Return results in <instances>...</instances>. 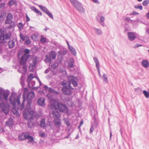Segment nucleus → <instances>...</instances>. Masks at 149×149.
Instances as JSON below:
<instances>
[{
  "mask_svg": "<svg viewBox=\"0 0 149 149\" xmlns=\"http://www.w3.org/2000/svg\"><path fill=\"white\" fill-rule=\"evenodd\" d=\"M134 8L136 9H139L141 10L142 9V6H135Z\"/></svg>",
  "mask_w": 149,
  "mask_h": 149,
  "instance_id": "47",
  "label": "nucleus"
},
{
  "mask_svg": "<svg viewBox=\"0 0 149 149\" xmlns=\"http://www.w3.org/2000/svg\"><path fill=\"white\" fill-rule=\"evenodd\" d=\"M128 39L130 41L134 40L138 37V35L136 32H129L127 33Z\"/></svg>",
  "mask_w": 149,
  "mask_h": 149,
  "instance_id": "10",
  "label": "nucleus"
},
{
  "mask_svg": "<svg viewBox=\"0 0 149 149\" xmlns=\"http://www.w3.org/2000/svg\"><path fill=\"white\" fill-rule=\"evenodd\" d=\"M19 36L20 38L23 41H24L27 38L26 37L24 36L23 34L21 33L20 34Z\"/></svg>",
  "mask_w": 149,
  "mask_h": 149,
  "instance_id": "41",
  "label": "nucleus"
},
{
  "mask_svg": "<svg viewBox=\"0 0 149 149\" xmlns=\"http://www.w3.org/2000/svg\"><path fill=\"white\" fill-rule=\"evenodd\" d=\"M28 58L26 55H23L19 61L20 65L17 70L18 72L19 73L23 74H26L27 67L26 61Z\"/></svg>",
  "mask_w": 149,
  "mask_h": 149,
  "instance_id": "4",
  "label": "nucleus"
},
{
  "mask_svg": "<svg viewBox=\"0 0 149 149\" xmlns=\"http://www.w3.org/2000/svg\"><path fill=\"white\" fill-rule=\"evenodd\" d=\"M38 61V58L36 56L33 57L32 60V63L30 64L29 68L31 70H32L36 66V63Z\"/></svg>",
  "mask_w": 149,
  "mask_h": 149,
  "instance_id": "8",
  "label": "nucleus"
},
{
  "mask_svg": "<svg viewBox=\"0 0 149 149\" xmlns=\"http://www.w3.org/2000/svg\"><path fill=\"white\" fill-rule=\"evenodd\" d=\"M147 18H149V9L148 13L146 15Z\"/></svg>",
  "mask_w": 149,
  "mask_h": 149,
  "instance_id": "62",
  "label": "nucleus"
},
{
  "mask_svg": "<svg viewBox=\"0 0 149 149\" xmlns=\"http://www.w3.org/2000/svg\"><path fill=\"white\" fill-rule=\"evenodd\" d=\"M143 93L146 98H148L149 97V93H148L146 90H143Z\"/></svg>",
  "mask_w": 149,
  "mask_h": 149,
  "instance_id": "36",
  "label": "nucleus"
},
{
  "mask_svg": "<svg viewBox=\"0 0 149 149\" xmlns=\"http://www.w3.org/2000/svg\"><path fill=\"white\" fill-rule=\"evenodd\" d=\"M83 120L81 121V122L80 123V125H79V127H81V125H82V124H83Z\"/></svg>",
  "mask_w": 149,
  "mask_h": 149,
  "instance_id": "59",
  "label": "nucleus"
},
{
  "mask_svg": "<svg viewBox=\"0 0 149 149\" xmlns=\"http://www.w3.org/2000/svg\"><path fill=\"white\" fill-rule=\"evenodd\" d=\"M96 18L100 24L103 26H104L105 24L104 22L105 20V17L100 14H98L96 16Z\"/></svg>",
  "mask_w": 149,
  "mask_h": 149,
  "instance_id": "11",
  "label": "nucleus"
},
{
  "mask_svg": "<svg viewBox=\"0 0 149 149\" xmlns=\"http://www.w3.org/2000/svg\"><path fill=\"white\" fill-rule=\"evenodd\" d=\"M38 104L42 107L45 106V99L42 97L40 98L37 101Z\"/></svg>",
  "mask_w": 149,
  "mask_h": 149,
  "instance_id": "16",
  "label": "nucleus"
},
{
  "mask_svg": "<svg viewBox=\"0 0 149 149\" xmlns=\"http://www.w3.org/2000/svg\"><path fill=\"white\" fill-rule=\"evenodd\" d=\"M38 33L37 32H35L33 35L31 36V38L34 41H37L38 39Z\"/></svg>",
  "mask_w": 149,
  "mask_h": 149,
  "instance_id": "20",
  "label": "nucleus"
},
{
  "mask_svg": "<svg viewBox=\"0 0 149 149\" xmlns=\"http://www.w3.org/2000/svg\"><path fill=\"white\" fill-rule=\"evenodd\" d=\"M68 48L72 55L74 56L76 55V52L74 48L72 47H70Z\"/></svg>",
  "mask_w": 149,
  "mask_h": 149,
  "instance_id": "24",
  "label": "nucleus"
},
{
  "mask_svg": "<svg viewBox=\"0 0 149 149\" xmlns=\"http://www.w3.org/2000/svg\"><path fill=\"white\" fill-rule=\"evenodd\" d=\"M6 125L10 127L12 126L13 125V123L12 119H10L8 121L6 122Z\"/></svg>",
  "mask_w": 149,
  "mask_h": 149,
  "instance_id": "27",
  "label": "nucleus"
},
{
  "mask_svg": "<svg viewBox=\"0 0 149 149\" xmlns=\"http://www.w3.org/2000/svg\"><path fill=\"white\" fill-rule=\"evenodd\" d=\"M34 77L33 76V74H30L28 76L27 78V82H29L32 80L33 79Z\"/></svg>",
  "mask_w": 149,
  "mask_h": 149,
  "instance_id": "33",
  "label": "nucleus"
},
{
  "mask_svg": "<svg viewBox=\"0 0 149 149\" xmlns=\"http://www.w3.org/2000/svg\"><path fill=\"white\" fill-rule=\"evenodd\" d=\"M50 70V69L49 68H48L47 69H46V70L45 71V74L47 73Z\"/></svg>",
  "mask_w": 149,
  "mask_h": 149,
  "instance_id": "58",
  "label": "nucleus"
},
{
  "mask_svg": "<svg viewBox=\"0 0 149 149\" xmlns=\"http://www.w3.org/2000/svg\"><path fill=\"white\" fill-rule=\"evenodd\" d=\"M44 88L45 89V90H47V89H48V86L46 85L44 86Z\"/></svg>",
  "mask_w": 149,
  "mask_h": 149,
  "instance_id": "63",
  "label": "nucleus"
},
{
  "mask_svg": "<svg viewBox=\"0 0 149 149\" xmlns=\"http://www.w3.org/2000/svg\"><path fill=\"white\" fill-rule=\"evenodd\" d=\"M40 126L42 127H45L46 126L45 120V119H42L40 121Z\"/></svg>",
  "mask_w": 149,
  "mask_h": 149,
  "instance_id": "31",
  "label": "nucleus"
},
{
  "mask_svg": "<svg viewBox=\"0 0 149 149\" xmlns=\"http://www.w3.org/2000/svg\"><path fill=\"white\" fill-rule=\"evenodd\" d=\"M94 129L93 128V125H92L91 128L90 129V133H92L93 132L94 130Z\"/></svg>",
  "mask_w": 149,
  "mask_h": 149,
  "instance_id": "52",
  "label": "nucleus"
},
{
  "mask_svg": "<svg viewBox=\"0 0 149 149\" xmlns=\"http://www.w3.org/2000/svg\"><path fill=\"white\" fill-rule=\"evenodd\" d=\"M49 55L53 59H55L56 57V54L55 52L54 51H51L49 53Z\"/></svg>",
  "mask_w": 149,
  "mask_h": 149,
  "instance_id": "23",
  "label": "nucleus"
},
{
  "mask_svg": "<svg viewBox=\"0 0 149 149\" xmlns=\"http://www.w3.org/2000/svg\"><path fill=\"white\" fill-rule=\"evenodd\" d=\"M103 80L105 82L107 83H108V80L107 77L106 76V75L104 74L103 75Z\"/></svg>",
  "mask_w": 149,
  "mask_h": 149,
  "instance_id": "38",
  "label": "nucleus"
},
{
  "mask_svg": "<svg viewBox=\"0 0 149 149\" xmlns=\"http://www.w3.org/2000/svg\"><path fill=\"white\" fill-rule=\"evenodd\" d=\"M125 20L128 21V22H129L131 20V19L130 18L127 17L125 19Z\"/></svg>",
  "mask_w": 149,
  "mask_h": 149,
  "instance_id": "64",
  "label": "nucleus"
},
{
  "mask_svg": "<svg viewBox=\"0 0 149 149\" xmlns=\"http://www.w3.org/2000/svg\"><path fill=\"white\" fill-rule=\"evenodd\" d=\"M27 106V108L24 112V117L26 119L31 120L35 118L36 113L34 111L30 110V104L29 102H28Z\"/></svg>",
  "mask_w": 149,
  "mask_h": 149,
  "instance_id": "5",
  "label": "nucleus"
},
{
  "mask_svg": "<svg viewBox=\"0 0 149 149\" xmlns=\"http://www.w3.org/2000/svg\"><path fill=\"white\" fill-rule=\"evenodd\" d=\"M15 40H10L8 41L9 47L10 48L13 47L15 45Z\"/></svg>",
  "mask_w": 149,
  "mask_h": 149,
  "instance_id": "18",
  "label": "nucleus"
},
{
  "mask_svg": "<svg viewBox=\"0 0 149 149\" xmlns=\"http://www.w3.org/2000/svg\"><path fill=\"white\" fill-rule=\"evenodd\" d=\"M68 80L70 82L68 86H66V83H63V87L62 89L63 94L66 95H70L73 92V88L70 87V83H71L75 87L77 86L78 80L77 78L73 76H70L68 77Z\"/></svg>",
  "mask_w": 149,
  "mask_h": 149,
  "instance_id": "2",
  "label": "nucleus"
},
{
  "mask_svg": "<svg viewBox=\"0 0 149 149\" xmlns=\"http://www.w3.org/2000/svg\"><path fill=\"white\" fill-rule=\"evenodd\" d=\"M30 51L29 50L27 49H25L24 50V55H26V56L28 58L29 55L27 54L30 53Z\"/></svg>",
  "mask_w": 149,
  "mask_h": 149,
  "instance_id": "34",
  "label": "nucleus"
},
{
  "mask_svg": "<svg viewBox=\"0 0 149 149\" xmlns=\"http://www.w3.org/2000/svg\"><path fill=\"white\" fill-rule=\"evenodd\" d=\"M134 91L137 92H139V91H141V89L140 88H135L134 89Z\"/></svg>",
  "mask_w": 149,
  "mask_h": 149,
  "instance_id": "48",
  "label": "nucleus"
},
{
  "mask_svg": "<svg viewBox=\"0 0 149 149\" xmlns=\"http://www.w3.org/2000/svg\"><path fill=\"white\" fill-rule=\"evenodd\" d=\"M26 139H28L30 142H32L33 141V139L32 136L27 135L26 136Z\"/></svg>",
  "mask_w": 149,
  "mask_h": 149,
  "instance_id": "39",
  "label": "nucleus"
},
{
  "mask_svg": "<svg viewBox=\"0 0 149 149\" xmlns=\"http://www.w3.org/2000/svg\"><path fill=\"white\" fill-rule=\"evenodd\" d=\"M30 88L33 87L35 84V82L34 81H32L27 82Z\"/></svg>",
  "mask_w": 149,
  "mask_h": 149,
  "instance_id": "26",
  "label": "nucleus"
},
{
  "mask_svg": "<svg viewBox=\"0 0 149 149\" xmlns=\"http://www.w3.org/2000/svg\"><path fill=\"white\" fill-rule=\"evenodd\" d=\"M48 91L50 93H53L56 94H58L59 93L53 89L52 88H49L48 89Z\"/></svg>",
  "mask_w": 149,
  "mask_h": 149,
  "instance_id": "29",
  "label": "nucleus"
},
{
  "mask_svg": "<svg viewBox=\"0 0 149 149\" xmlns=\"http://www.w3.org/2000/svg\"><path fill=\"white\" fill-rule=\"evenodd\" d=\"M63 120L64 121H66L65 123L66 124V125L68 126L70 125V123L68 121L66 120V119L65 118H64L63 119Z\"/></svg>",
  "mask_w": 149,
  "mask_h": 149,
  "instance_id": "49",
  "label": "nucleus"
},
{
  "mask_svg": "<svg viewBox=\"0 0 149 149\" xmlns=\"http://www.w3.org/2000/svg\"><path fill=\"white\" fill-rule=\"evenodd\" d=\"M28 98H33L35 97V94L34 93L33 91H31L28 94L27 96Z\"/></svg>",
  "mask_w": 149,
  "mask_h": 149,
  "instance_id": "28",
  "label": "nucleus"
},
{
  "mask_svg": "<svg viewBox=\"0 0 149 149\" xmlns=\"http://www.w3.org/2000/svg\"><path fill=\"white\" fill-rule=\"evenodd\" d=\"M130 14L131 15H138L139 14V13L133 11Z\"/></svg>",
  "mask_w": 149,
  "mask_h": 149,
  "instance_id": "53",
  "label": "nucleus"
},
{
  "mask_svg": "<svg viewBox=\"0 0 149 149\" xmlns=\"http://www.w3.org/2000/svg\"><path fill=\"white\" fill-rule=\"evenodd\" d=\"M50 109L52 111H58V108L61 112L65 113H68V107L64 104L58 102L54 100H52L49 103Z\"/></svg>",
  "mask_w": 149,
  "mask_h": 149,
  "instance_id": "3",
  "label": "nucleus"
},
{
  "mask_svg": "<svg viewBox=\"0 0 149 149\" xmlns=\"http://www.w3.org/2000/svg\"><path fill=\"white\" fill-rule=\"evenodd\" d=\"M24 26V24H23L22 22L19 23L18 25L17 26L19 30H22Z\"/></svg>",
  "mask_w": 149,
  "mask_h": 149,
  "instance_id": "32",
  "label": "nucleus"
},
{
  "mask_svg": "<svg viewBox=\"0 0 149 149\" xmlns=\"http://www.w3.org/2000/svg\"><path fill=\"white\" fill-rule=\"evenodd\" d=\"M27 135L24 133H22L19 135V140L22 141L26 139Z\"/></svg>",
  "mask_w": 149,
  "mask_h": 149,
  "instance_id": "21",
  "label": "nucleus"
},
{
  "mask_svg": "<svg viewBox=\"0 0 149 149\" xmlns=\"http://www.w3.org/2000/svg\"><path fill=\"white\" fill-rule=\"evenodd\" d=\"M29 28H30V29L31 30L32 29H34V30H36V29L35 28L33 27H32V26H29Z\"/></svg>",
  "mask_w": 149,
  "mask_h": 149,
  "instance_id": "61",
  "label": "nucleus"
},
{
  "mask_svg": "<svg viewBox=\"0 0 149 149\" xmlns=\"http://www.w3.org/2000/svg\"><path fill=\"white\" fill-rule=\"evenodd\" d=\"M58 66V63H55L52 65V67L53 69H55L57 68Z\"/></svg>",
  "mask_w": 149,
  "mask_h": 149,
  "instance_id": "44",
  "label": "nucleus"
},
{
  "mask_svg": "<svg viewBox=\"0 0 149 149\" xmlns=\"http://www.w3.org/2000/svg\"><path fill=\"white\" fill-rule=\"evenodd\" d=\"M60 72H64L65 73H66V72H65L64 70H59Z\"/></svg>",
  "mask_w": 149,
  "mask_h": 149,
  "instance_id": "60",
  "label": "nucleus"
},
{
  "mask_svg": "<svg viewBox=\"0 0 149 149\" xmlns=\"http://www.w3.org/2000/svg\"><path fill=\"white\" fill-rule=\"evenodd\" d=\"M74 62V60L72 58H70L69 59L68 63H73Z\"/></svg>",
  "mask_w": 149,
  "mask_h": 149,
  "instance_id": "51",
  "label": "nucleus"
},
{
  "mask_svg": "<svg viewBox=\"0 0 149 149\" xmlns=\"http://www.w3.org/2000/svg\"><path fill=\"white\" fill-rule=\"evenodd\" d=\"M8 95L9 93L7 91H4L2 94L0 93V101L2 100L3 98L6 100Z\"/></svg>",
  "mask_w": 149,
  "mask_h": 149,
  "instance_id": "12",
  "label": "nucleus"
},
{
  "mask_svg": "<svg viewBox=\"0 0 149 149\" xmlns=\"http://www.w3.org/2000/svg\"><path fill=\"white\" fill-rule=\"evenodd\" d=\"M37 5L40 8V9L45 13L47 11L49 10L45 6L39 5Z\"/></svg>",
  "mask_w": 149,
  "mask_h": 149,
  "instance_id": "25",
  "label": "nucleus"
},
{
  "mask_svg": "<svg viewBox=\"0 0 149 149\" xmlns=\"http://www.w3.org/2000/svg\"><path fill=\"white\" fill-rule=\"evenodd\" d=\"M46 14L50 18L53 19L54 17L52 13L49 10L46 13Z\"/></svg>",
  "mask_w": 149,
  "mask_h": 149,
  "instance_id": "40",
  "label": "nucleus"
},
{
  "mask_svg": "<svg viewBox=\"0 0 149 149\" xmlns=\"http://www.w3.org/2000/svg\"><path fill=\"white\" fill-rule=\"evenodd\" d=\"M70 1L74 7L76 6L77 4H78L79 2L76 0H70Z\"/></svg>",
  "mask_w": 149,
  "mask_h": 149,
  "instance_id": "30",
  "label": "nucleus"
},
{
  "mask_svg": "<svg viewBox=\"0 0 149 149\" xmlns=\"http://www.w3.org/2000/svg\"><path fill=\"white\" fill-rule=\"evenodd\" d=\"M49 116L51 117L54 118V122L55 126L56 127H59L61 125L60 120L59 117L60 115L58 111H51L50 112Z\"/></svg>",
  "mask_w": 149,
  "mask_h": 149,
  "instance_id": "6",
  "label": "nucleus"
},
{
  "mask_svg": "<svg viewBox=\"0 0 149 149\" xmlns=\"http://www.w3.org/2000/svg\"><path fill=\"white\" fill-rule=\"evenodd\" d=\"M0 108L5 114H7L8 113L10 109L9 105L6 104L4 103H1L0 104Z\"/></svg>",
  "mask_w": 149,
  "mask_h": 149,
  "instance_id": "9",
  "label": "nucleus"
},
{
  "mask_svg": "<svg viewBox=\"0 0 149 149\" xmlns=\"http://www.w3.org/2000/svg\"><path fill=\"white\" fill-rule=\"evenodd\" d=\"M94 3L99 4L100 3V2L98 0H91Z\"/></svg>",
  "mask_w": 149,
  "mask_h": 149,
  "instance_id": "54",
  "label": "nucleus"
},
{
  "mask_svg": "<svg viewBox=\"0 0 149 149\" xmlns=\"http://www.w3.org/2000/svg\"><path fill=\"white\" fill-rule=\"evenodd\" d=\"M93 58L94 61L95 63L96 67L98 70L99 75L100 76H101V75L100 71V65L98 60L97 58L96 57H94Z\"/></svg>",
  "mask_w": 149,
  "mask_h": 149,
  "instance_id": "13",
  "label": "nucleus"
},
{
  "mask_svg": "<svg viewBox=\"0 0 149 149\" xmlns=\"http://www.w3.org/2000/svg\"><path fill=\"white\" fill-rule=\"evenodd\" d=\"M141 46H142V45H140V44H136L135 45L134 47L135 48H137V47H141Z\"/></svg>",
  "mask_w": 149,
  "mask_h": 149,
  "instance_id": "55",
  "label": "nucleus"
},
{
  "mask_svg": "<svg viewBox=\"0 0 149 149\" xmlns=\"http://www.w3.org/2000/svg\"><path fill=\"white\" fill-rule=\"evenodd\" d=\"M79 12L84 13L85 12V10L84 8L81 6L80 3L79 2L78 4H77L76 6L74 7Z\"/></svg>",
  "mask_w": 149,
  "mask_h": 149,
  "instance_id": "15",
  "label": "nucleus"
},
{
  "mask_svg": "<svg viewBox=\"0 0 149 149\" xmlns=\"http://www.w3.org/2000/svg\"><path fill=\"white\" fill-rule=\"evenodd\" d=\"M30 8L32 10L37 13L38 15L42 16V13L38 10L34 6H32Z\"/></svg>",
  "mask_w": 149,
  "mask_h": 149,
  "instance_id": "19",
  "label": "nucleus"
},
{
  "mask_svg": "<svg viewBox=\"0 0 149 149\" xmlns=\"http://www.w3.org/2000/svg\"><path fill=\"white\" fill-rule=\"evenodd\" d=\"M26 20L27 22H29L30 20V18L27 15H26Z\"/></svg>",
  "mask_w": 149,
  "mask_h": 149,
  "instance_id": "57",
  "label": "nucleus"
},
{
  "mask_svg": "<svg viewBox=\"0 0 149 149\" xmlns=\"http://www.w3.org/2000/svg\"><path fill=\"white\" fill-rule=\"evenodd\" d=\"M31 43L30 40L29 39L26 40V41L25 42V44L27 45H29Z\"/></svg>",
  "mask_w": 149,
  "mask_h": 149,
  "instance_id": "46",
  "label": "nucleus"
},
{
  "mask_svg": "<svg viewBox=\"0 0 149 149\" xmlns=\"http://www.w3.org/2000/svg\"><path fill=\"white\" fill-rule=\"evenodd\" d=\"M94 29L95 33L97 35H101L102 34V32L101 30L99 29L94 28Z\"/></svg>",
  "mask_w": 149,
  "mask_h": 149,
  "instance_id": "22",
  "label": "nucleus"
},
{
  "mask_svg": "<svg viewBox=\"0 0 149 149\" xmlns=\"http://www.w3.org/2000/svg\"><path fill=\"white\" fill-rule=\"evenodd\" d=\"M46 59L45 60V62L46 63H51V62L52 61L51 58L48 56L47 55L46 56Z\"/></svg>",
  "mask_w": 149,
  "mask_h": 149,
  "instance_id": "35",
  "label": "nucleus"
},
{
  "mask_svg": "<svg viewBox=\"0 0 149 149\" xmlns=\"http://www.w3.org/2000/svg\"><path fill=\"white\" fill-rule=\"evenodd\" d=\"M13 19V15L10 13H9L7 17V19L5 23L6 24H9L12 22V19Z\"/></svg>",
  "mask_w": 149,
  "mask_h": 149,
  "instance_id": "14",
  "label": "nucleus"
},
{
  "mask_svg": "<svg viewBox=\"0 0 149 149\" xmlns=\"http://www.w3.org/2000/svg\"><path fill=\"white\" fill-rule=\"evenodd\" d=\"M68 65L70 68H73L74 66L73 63H68Z\"/></svg>",
  "mask_w": 149,
  "mask_h": 149,
  "instance_id": "56",
  "label": "nucleus"
},
{
  "mask_svg": "<svg viewBox=\"0 0 149 149\" xmlns=\"http://www.w3.org/2000/svg\"><path fill=\"white\" fill-rule=\"evenodd\" d=\"M40 42L42 43H45L46 42V38L43 36H41L40 39Z\"/></svg>",
  "mask_w": 149,
  "mask_h": 149,
  "instance_id": "37",
  "label": "nucleus"
},
{
  "mask_svg": "<svg viewBox=\"0 0 149 149\" xmlns=\"http://www.w3.org/2000/svg\"><path fill=\"white\" fill-rule=\"evenodd\" d=\"M142 66L145 68H148L149 67V62L147 60H143L141 62Z\"/></svg>",
  "mask_w": 149,
  "mask_h": 149,
  "instance_id": "17",
  "label": "nucleus"
},
{
  "mask_svg": "<svg viewBox=\"0 0 149 149\" xmlns=\"http://www.w3.org/2000/svg\"><path fill=\"white\" fill-rule=\"evenodd\" d=\"M67 52L66 49H64L63 52L62 53H61V51H59L58 52V53L59 54L61 53V54L62 55H65L67 54Z\"/></svg>",
  "mask_w": 149,
  "mask_h": 149,
  "instance_id": "42",
  "label": "nucleus"
},
{
  "mask_svg": "<svg viewBox=\"0 0 149 149\" xmlns=\"http://www.w3.org/2000/svg\"><path fill=\"white\" fill-rule=\"evenodd\" d=\"M40 136L44 138L45 136V133L42 132H40L39 133Z\"/></svg>",
  "mask_w": 149,
  "mask_h": 149,
  "instance_id": "45",
  "label": "nucleus"
},
{
  "mask_svg": "<svg viewBox=\"0 0 149 149\" xmlns=\"http://www.w3.org/2000/svg\"><path fill=\"white\" fill-rule=\"evenodd\" d=\"M15 3V1H11L9 2V3L10 5L12 6L14 5Z\"/></svg>",
  "mask_w": 149,
  "mask_h": 149,
  "instance_id": "50",
  "label": "nucleus"
},
{
  "mask_svg": "<svg viewBox=\"0 0 149 149\" xmlns=\"http://www.w3.org/2000/svg\"><path fill=\"white\" fill-rule=\"evenodd\" d=\"M149 3V0H145L143 2V6H147Z\"/></svg>",
  "mask_w": 149,
  "mask_h": 149,
  "instance_id": "43",
  "label": "nucleus"
},
{
  "mask_svg": "<svg viewBox=\"0 0 149 149\" xmlns=\"http://www.w3.org/2000/svg\"><path fill=\"white\" fill-rule=\"evenodd\" d=\"M24 93L23 95V100L22 104H20L19 101L20 97L18 96L17 94L15 93H12L10 98V104L12 105L13 108L12 111L14 115L17 116H19L18 112V109L22 110L24 107V102L25 100V97H26L28 95V90L26 88H24Z\"/></svg>",
  "mask_w": 149,
  "mask_h": 149,
  "instance_id": "1",
  "label": "nucleus"
},
{
  "mask_svg": "<svg viewBox=\"0 0 149 149\" xmlns=\"http://www.w3.org/2000/svg\"><path fill=\"white\" fill-rule=\"evenodd\" d=\"M10 32L6 33V31L3 29H0V45L2 42H6L5 40H8L10 36ZM1 48L0 47V50Z\"/></svg>",
  "mask_w": 149,
  "mask_h": 149,
  "instance_id": "7",
  "label": "nucleus"
}]
</instances>
